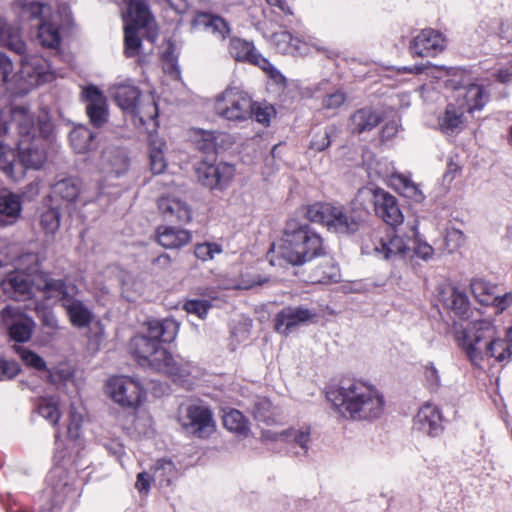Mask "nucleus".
Returning a JSON list of instances; mask_svg holds the SVG:
<instances>
[{
  "mask_svg": "<svg viewBox=\"0 0 512 512\" xmlns=\"http://www.w3.org/2000/svg\"><path fill=\"white\" fill-rule=\"evenodd\" d=\"M178 331L179 324L172 318L150 320L147 322V334L131 339L130 351L140 366L168 375L174 381L181 380L191 373V363L172 355L161 345V342L174 341Z\"/></svg>",
  "mask_w": 512,
  "mask_h": 512,
  "instance_id": "f257e3e1",
  "label": "nucleus"
},
{
  "mask_svg": "<svg viewBox=\"0 0 512 512\" xmlns=\"http://www.w3.org/2000/svg\"><path fill=\"white\" fill-rule=\"evenodd\" d=\"M326 396L334 410L346 419L373 420L384 412V395L374 385L359 379L342 380Z\"/></svg>",
  "mask_w": 512,
  "mask_h": 512,
  "instance_id": "f03ea898",
  "label": "nucleus"
},
{
  "mask_svg": "<svg viewBox=\"0 0 512 512\" xmlns=\"http://www.w3.org/2000/svg\"><path fill=\"white\" fill-rule=\"evenodd\" d=\"M11 122L19 135L18 156L25 168L40 169L46 161L42 138L52 132V122L47 112L37 116L25 106H15L10 111Z\"/></svg>",
  "mask_w": 512,
  "mask_h": 512,
  "instance_id": "7ed1b4c3",
  "label": "nucleus"
},
{
  "mask_svg": "<svg viewBox=\"0 0 512 512\" xmlns=\"http://www.w3.org/2000/svg\"><path fill=\"white\" fill-rule=\"evenodd\" d=\"M455 335L459 346L475 366H480L484 355L493 357L498 362L511 359L509 344L498 338L497 328L489 320L469 323L467 327L456 330Z\"/></svg>",
  "mask_w": 512,
  "mask_h": 512,
  "instance_id": "20e7f679",
  "label": "nucleus"
},
{
  "mask_svg": "<svg viewBox=\"0 0 512 512\" xmlns=\"http://www.w3.org/2000/svg\"><path fill=\"white\" fill-rule=\"evenodd\" d=\"M283 236L279 254L292 265H303L325 254L322 237L307 224L290 220Z\"/></svg>",
  "mask_w": 512,
  "mask_h": 512,
  "instance_id": "39448f33",
  "label": "nucleus"
},
{
  "mask_svg": "<svg viewBox=\"0 0 512 512\" xmlns=\"http://www.w3.org/2000/svg\"><path fill=\"white\" fill-rule=\"evenodd\" d=\"M306 217L309 221L321 224L338 234L355 233L360 226V222L348 215L343 207L330 203L318 202L308 206Z\"/></svg>",
  "mask_w": 512,
  "mask_h": 512,
  "instance_id": "423d86ee",
  "label": "nucleus"
},
{
  "mask_svg": "<svg viewBox=\"0 0 512 512\" xmlns=\"http://www.w3.org/2000/svg\"><path fill=\"white\" fill-rule=\"evenodd\" d=\"M306 217L309 221L321 224L338 234L355 233L360 226V222L348 215L343 207L330 203L318 202L308 206Z\"/></svg>",
  "mask_w": 512,
  "mask_h": 512,
  "instance_id": "0eeeda50",
  "label": "nucleus"
},
{
  "mask_svg": "<svg viewBox=\"0 0 512 512\" xmlns=\"http://www.w3.org/2000/svg\"><path fill=\"white\" fill-rule=\"evenodd\" d=\"M306 217L309 221L321 224L338 234L355 233L360 226V222L348 215L343 207L330 203L318 202L308 206Z\"/></svg>",
  "mask_w": 512,
  "mask_h": 512,
  "instance_id": "6e6552de",
  "label": "nucleus"
},
{
  "mask_svg": "<svg viewBox=\"0 0 512 512\" xmlns=\"http://www.w3.org/2000/svg\"><path fill=\"white\" fill-rule=\"evenodd\" d=\"M215 110L223 119L241 123L253 118V100L247 92L228 87L217 97Z\"/></svg>",
  "mask_w": 512,
  "mask_h": 512,
  "instance_id": "1a4fd4ad",
  "label": "nucleus"
},
{
  "mask_svg": "<svg viewBox=\"0 0 512 512\" xmlns=\"http://www.w3.org/2000/svg\"><path fill=\"white\" fill-rule=\"evenodd\" d=\"M15 4L21 8L23 16L32 19H41L42 23L38 27V40L43 47L57 48L61 37L58 26L48 21L50 7L36 0H15Z\"/></svg>",
  "mask_w": 512,
  "mask_h": 512,
  "instance_id": "9d476101",
  "label": "nucleus"
},
{
  "mask_svg": "<svg viewBox=\"0 0 512 512\" xmlns=\"http://www.w3.org/2000/svg\"><path fill=\"white\" fill-rule=\"evenodd\" d=\"M358 197L372 201L376 216L390 226L402 224L404 216L395 196L378 187H365L358 191Z\"/></svg>",
  "mask_w": 512,
  "mask_h": 512,
  "instance_id": "9b49d317",
  "label": "nucleus"
},
{
  "mask_svg": "<svg viewBox=\"0 0 512 512\" xmlns=\"http://www.w3.org/2000/svg\"><path fill=\"white\" fill-rule=\"evenodd\" d=\"M112 95L121 109L138 116L143 124H146L148 120H155L158 117V107L155 102L147 106V111L138 110L137 102L141 92L131 83L125 82L115 85L112 88Z\"/></svg>",
  "mask_w": 512,
  "mask_h": 512,
  "instance_id": "f8f14e48",
  "label": "nucleus"
},
{
  "mask_svg": "<svg viewBox=\"0 0 512 512\" xmlns=\"http://www.w3.org/2000/svg\"><path fill=\"white\" fill-rule=\"evenodd\" d=\"M110 398L123 407L135 408L140 405L144 390L140 383L128 376L111 377L106 385Z\"/></svg>",
  "mask_w": 512,
  "mask_h": 512,
  "instance_id": "ddd939ff",
  "label": "nucleus"
},
{
  "mask_svg": "<svg viewBox=\"0 0 512 512\" xmlns=\"http://www.w3.org/2000/svg\"><path fill=\"white\" fill-rule=\"evenodd\" d=\"M183 428L198 438H206L215 430L213 414L207 405L192 403L181 418Z\"/></svg>",
  "mask_w": 512,
  "mask_h": 512,
  "instance_id": "4468645a",
  "label": "nucleus"
},
{
  "mask_svg": "<svg viewBox=\"0 0 512 512\" xmlns=\"http://www.w3.org/2000/svg\"><path fill=\"white\" fill-rule=\"evenodd\" d=\"M198 181L210 190H224L232 182L235 167L226 162L211 164L200 162L196 167Z\"/></svg>",
  "mask_w": 512,
  "mask_h": 512,
  "instance_id": "2eb2a0df",
  "label": "nucleus"
},
{
  "mask_svg": "<svg viewBox=\"0 0 512 512\" xmlns=\"http://www.w3.org/2000/svg\"><path fill=\"white\" fill-rule=\"evenodd\" d=\"M0 318L8 330L11 340L18 343L28 342L35 328L34 320L20 311V309L6 306L0 312Z\"/></svg>",
  "mask_w": 512,
  "mask_h": 512,
  "instance_id": "dca6fc26",
  "label": "nucleus"
},
{
  "mask_svg": "<svg viewBox=\"0 0 512 512\" xmlns=\"http://www.w3.org/2000/svg\"><path fill=\"white\" fill-rule=\"evenodd\" d=\"M36 274H27L21 270H14L5 275L0 282L3 293L15 301L30 299L35 289Z\"/></svg>",
  "mask_w": 512,
  "mask_h": 512,
  "instance_id": "f3484780",
  "label": "nucleus"
},
{
  "mask_svg": "<svg viewBox=\"0 0 512 512\" xmlns=\"http://www.w3.org/2000/svg\"><path fill=\"white\" fill-rule=\"evenodd\" d=\"M446 46L445 37L437 30H421L410 42L409 52L413 57H434Z\"/></svg>",
  "mask_w": 512,
  "mask_h": 512,
  "instance_id": "a211bd4d",
  "label": "nucleus"
},
{
  "mask_svg": "<svg viewBox=\"0 0 512 512\" xmlns=\"http://www.w3.org/2000/svg\"><path fill=\"white\" fill-rule=\"evenodd\" d=\"M35 289L42 292L46 299L58 298L61 305L72 294H78L79 292L75 284L68 283L64 279H54L47 272L36 274Z\"/></svg>",
  "mask_w": 512,
  "mask_h": 512,
  "instance_id": "6ab92c4d",
  "label": "nucleus"
},
{
  "mask_svg": "<svg viewBox=\"0 0 512 512\" xmlns=\"http://www.w3.org/2000/svg\"><path fill=\"white\" fill-rule=\"evenodd\" d=\"M21 74L31 86L54 79L50 63L39 55H28L21 59Z\"/></svg>",
  "mask_w": 512,
  "mask_h": 512,
  "instance_id": "aec40b11",
  "label": "nucleus"
},
{
  "mask_svg": "<svg viewBox=\"0 0 512 512\" xmlns=\"http://www.w3.org/2000/svg\"><path fill=\"white\" fill-rule=\"evenodd\" d=\"M412 238L397 233L386 234L375 246V251L384 259L395 260L411 257Z\"/></svg>",
  "mask_w": 512,
  "mask_h": 512,
  "instance_id": "412c9836",
  "label": "nucleus"
},
{
  "mask_svg": "<svg viewBox=\"0 0 512 512\" xmlns=\"http://www.w3.org/2000/svg\"><path fill=\"white\" fill-rule=\"evenodd\" d=\"M315 316L312 310L302 306L285 307L275 317V330L278 333L288 335L300 325L312 320Z\"/></svg>",
  "mask_w": 512,
  "mask_h": 512,
  "instance_id": "4be33fe9",
  "label": "nucleus"
},
{
  "mask_svg": "<svg viewBox=\"0 0 512 512\" xmlns=\"http://www.w3.org/2000/svg\"><path fill=\"white\" fill-rule=\"evenodd\" d=\"M229 53L237 61H249L259 66L262 70L269 72L272 77H275L274 73L278 74V71H276L272 64L256 52L251 42L234 37L230 40Z\"/></svg>",
  "mask_w": 512,
  "mask_h": 512,
  "instance_id": "5701e85b",
  "label": "nucleus"
},
{
  "mask_svg": "<svg viewBox=\"0 0 512 512\" xmlns=\"http://www.w3.org/2000/svg\"><path fill=\"white\" fill-rule=\"evenodd\" d=\"M263 437L268 440L287 443L292 448H299L300 450L294 452L296 455H306L309 450L311 429L309 426H303L290 428L280 433L267 431L263 433Z\"/></svg>",
  "mask_w": 512,
  "mask_h": 512,
  "instance_id": "b1692460",
  "label": "nucleus"
},
{
  "mask_svg": "<svg viewBox=\"0 0 512 512\" xmlns=\"http://www.w3.org/2000/svg\"><path fill=\"white\" fill-rule=\"evenodd\" d=\"M414 430L435 437L442 433V417L437 406L430 403L423 405L413 419Z\"/></svg>",
  "mask_w": 512,
  "mask_h": 512,
  "instance_id": "393cba45",
  "label": "nucleus"
},
{
  "mask_svg": "<svg viewBox=\"0 0 512 512\" xmlns=\"http://www.w3.org/2000/svg\"><path fill=\"white\" fill-rule=\"evenodd\" d=\"M127 6L126 20L147 29L148 37L153 40L158 35L155 20L145 0H123Z\"/></svg>",
  "mask_w": 512,
  "mask_h": 512,
  "instance_id": "a878e982",
  "label": "nucleus"
},
{
  "mask_svg": "<svg viewBox=\"0 0 512 512\" xmlns=\"http://www.w3.org/2000/svg\"><path fill=\"white\" fill-rule=\"evenodd\" d=\"M440 301L460 319H468L472 312L467 295L453 285H445L439 292Z\"/></svg>",
  "mask_w": 512,
  "mask_h": 512,
  "instance_id": "bb28decb",
  "label": "nucleus"
},
{
  "mask_svg": "<svg viewBox=\"0 0 512 512\" xmlns=\"http://www.w3.org/2000/svg\"><path fill=\"white\" fill-rule=\"evenodd\" d=\"M83 95L87 101L86 112L91 124L94 127H101L108 118L105 96L95 86L85 88Z\"/></svg>",
  "mask_w": 512,
  "mask_h": 512,
  "instance_id": "cd10ccee",
  "label": "nucleus"
},
{
  "mask_svg": "<svg viewBox=\"0 0 512 512\" xmlns=\"http://www.w3.org/2000/svg\"><path fill=\"white\" fill-rule=\"evenodd\" d=\"M158 209L163 217L171 222L188 223L192 219V210L189 204L177 197H161L158 200Z\"/></svg>",
  "mask_w": 512,
  "mask_h": 512,
  "instance_id": "c85d7f7f",
  "label": "nucleus"
},
{
  "mask_svg": "<svg viewBox=\"0 0 512 512\" xmlns=\"http://www.w3.org/2000/svg\"><path fill=\"white\" fill-rule=\"evenodd\" d=\"M77 294H72L61 305L71 322L76 328H85L90 325L93 320V313L91 309L80 299Z\"/></svg>",
  "mask_w": 512,
  "mask_h": 512,
  "instance_id": "c756f323",
  "label": "nucleus"
},
{
  "mask_svg": "<svg viewBox=\"0 0 512 512\" xmlns=\"http://www.w3.org/2000/svg\"><path fill=\"white\" fill-rule=\"evenodd\" d=\"M128 166L129 159L123 150L108 148L102 152L100 162L102 173L119 177L127 172Z\"/></svg>",
  "mask_w": 512,
  "mask_h": 512,
  "instance_id": "7c9ffc66",
  "label": "nucleus"
},
{
  "mask_svg": "<svg viewBox=\"0 0 512 512\" xmlns=\"http://www.w3.org/2000/svg\"><path fill=\"white\" fill-rule=\"evenodd\" d=\"M382 121L380 112L372 107L356 110L349 118V128L352 133L361 134L373 130Z\"/></svg>",
  "mask_w": 512,
  "mask_h": 512,
  "instance_id": "2f4dec72",
  "label": "nucleus"
},
{
  "mask_svg": "<svg viewBox=\"0 0 512 512\" xmlns=\"http://www.w3.org/2000/svg\"><path fill=\"white\" fill-rule=\"evenodd\" d=\"M22 202L19 195L14 193L0 194V227L15 224L20 218Z\"/></svg>",
  "mask_w": 512,
  "mask_h": 512,
  "instance_id": "473e14b6",
  "label": "nucleus"
},
{
  "mask_svg": "<svg viewBox=\"0 0 512 512\" xmlns=\"http://www.w3.org/2000/svg\"><path fill=\"white\" fill-rule=\"evenodd\" d=\"M192 26L197 30L209 32L220 39H225L230 32V28L223 18L205 12L198 13L195 16Z\"/></svg>",
  "mask_w": 512,
  "mask_h": 512,
  "instance_id": "72a5a7b5",
  "label": "nucleus"
},
{
  "mask_svg": "<svg viewBox=\"0 0 512 512\" xmlns=\"http://www.w3.org/2000/svg\"><path fill=\"white\" fill-rule=\"evenodd\" d=\"M191 239V233L186 229L172 226H161L157 229V241L166 249L181 248L187 245Z\"/></svg>",
  "mask_w": 512,
  "mask_h": 512,
  "instance_id": "f704fd0d",
  "label": "nucleus"
},
{
  "mask_svg": "<svg viewBox=\"0 0 512 512\" xmlns=\"http://www.w3.org/2000/svg\"><path fill=\"white\" fill-rule=\"evenodd\" d=\"M53 194L63 201L75 202L82 192V183L74 177H67L57 181L53 187Z\"/></svg>",
  "mask_w": 512,
  "mask_h": 512,
  "instance_id": "c9c22d12",
  "label": "nucleus"
},
{
  "mask_svg": "<svg viewBox=\"0 0 512 512\" xmlns=\"http://www.w3.org/2000/svg\"><path fill=\"white\" fill-rule=\"evenodd\" d=\"M138 29H144L146 31V37L151 42L155 41L157 36L151 40L148 37L147 29L144 27H141L134 22H131V24H126L124 28V54L128 58H133L139 55L142 41L138 35Z\"/></svg>",
  "mask_w": 512,
  "mask_h": 512,
  "instance_id": "e433bc0d",
  "label": "nucleus"
},
{
  "mask_svg": "<svg viewBox=\"0 0 512 512\" xmlns=\"http://www.w3.org/2000/svg\"><path fill=\"white\" fill-rule=\"evenodd\" d=\"M69 139L76 153H86L96 147L95 135L84 126L74 128L70 132Z\"/></svg>",
  "mask_w": 512,
  "mask_h": 512,
  "instance_id": "4c0bfd02",
  "label": "nucleus"
},
{
  "mask_svg": "<svg viewBox=\"0 0 512 512\" xmlns=\"http://www.w3.org/2000/svg\"><path fill=\"white\" fill-rule=\"evenodd\" d=\"M61 221V213L59 208L49 204H44L39 210V225L46 235H54Z\"/></svg>",
  "mask_w": 512,
  "mask_h": 512,
  "instance_id": "58836bf2",
  "label": "nucleus"
},
{
  "mask_svg": "<svg viewBox=\"0 0 512 512\" xmlns=\"http://www.w3.org/2000/svg\"><path fill=\"white\" fill-rule=\"evenodd\" d=\"M223 425L231 432L246 437L250 431L246 417L236 409L223 410Z\"/></svg>",
  "mask_w": 512,
  "mask_h": 512,
  "instance_id": "ea45409f",
  "label": "nucleus"
},
{
  "mask_svg": "<svg viewBox=\"0 0 512 512\" xmlns=\"http://www.w3.org/2000/svg\"><path fill=\"white\" fill-rule=\"evenodd\" d=\"M463 124V109L452 104L446 107L444 115L439 120L441 130L446 134L457 133Z\"/></svg>",
  "mask_w": 512,
  "mask_h": 512,
  "instance_id": "a19ab883",
  "label": "nucleus"
},
{
  "mask_svg": "<svg viewBox=\"0 0 512 512\" xmlns=\"http://www.w3.org/2000/svg\"><path fill=\"white\" fill-rule=\"evenodd\" d=\"M272 43L282 54L306 55L309 51H298L300 40L293 37L288 31H281L272 35Z\"/></svg>",
  "mask_w": 512,
  "mask_h": 512,
  "instance_id": "79ce46f5",
  "label": "nucleus"
},
{
  "mask_svg": "<svg viewBox=\"0 0 512 512\" xmlns=\"http://www.w3.org/2000/svg\"><path fill=\"white\" fill-rule=\"evenodd\" d=\"M463 98L467 111L473 112L481 110L485 106L488 101V94L481 85L471 84L466 88Z\"/></svg>",
  "mask_w": 512,
  "mask_h": 512,
  "instance_id": "37998d69",
  "label": "nucleus"
},
{
  "mask_svg": "<svg viewBox=\"0 0 512 512\" xmlns=\"http://www.w3.org/2000/svg\"><path fill=\"white\" fill-rule=\"evenodd\" d=\"M0 41L4 46L19 55L25 52V43L21 39L18 29L10 25L0 24Z\"/></svg>",
  "mask_w": 512,
  "mask_h": 512,
  "instance_id": "c03bdc74",
  "label": "nucleus"
},
{
  "mask_svg": "<svg viewBox=\"0 0 512 512\" xmlns=\"http://www.w3.org/2000/svg\"><path fill=\"white\" fill-rule=\"evenodd\" d=\"M251 412L255 420L259 422L267 424L274 422L275 409L266 397H256L252 402Z\"/></svg>",
  "mask_w": 512,
  "mask_h": 512,
  "instance_id": "a18cd8bd",
  "label": "nucleus"
},
{
  "mask_svg": "<svg viewBox=\"0 0 512 512\" xmlns=\"http://www.w3.org/2000/svg\"><path fill=\"white\" fill-rule=\"evenodd\" d=\"M16 153L14 150L0 141V170L13 179L19 178V172L16 171Z\"/></svg>",
  "mask_w": 512,
  "mask_h": 512,
  "instance_id": "49530a36",
  "label": "nucleus"
},
{
  "mask_svg": "<svg viewBox=\"0 0 512 512\" xmlns=\"http://www.w3.org/2000/svg\"><path fill=\"white\" fill-rule=\"evenodd\" d=\"M471 292L475 299L483 304L490 305L495 294L496 287L481 278H475L470 283Z\"/></svg>",
  "mask_w": 512,
  "mask_h": 512,
  "instance_id": "de8ad7c7",
  "label": "nucleus"
},
{
  "mask_svg": "<svg viewBox=\"0 0 512 512\" xmlns=\"http://www.w3.org/2000/svg\"><path fill=\"white\" fill-rule=\"evenodd\" d=\"M338 128L335 125L325 127L323 130L313 134L309 148L315 152H321L327 149L331 144V138L337 136Z\"/></svg>",
  "mask_w": 512,
  "mask_h": 512,
  "instance_id": "09e8293b",
  "label": "nucleus"
},
{
  "mask_svg": "<svg viewBox=\"0 0 512 512\" xmlns=\"http://www.w3.org/2000/svg\"><path fill=\"white\" fill-rule=\"evenodd\" d=\"M164 143L161 141L152 140L150 142L149 160L150 169L153 174H161L166 166V160L163 153Z\"/></svg>",
  "mask_w": 512,
  "mask_h": 512,
  "instance_id": "8fccbe9b",
  "label": "nucleus"
},
{
  "mask_svg": "<svg viewBox=\"0 0 512 512\" xmlns=\"http://www.w3.org/2000/svg\"><path fill=\"white\" fill-rule=\"evenodd\" d=\"M175 474V466L172 461L161 459L158 460L154 467L153 480L159 481L161 485L164 483L169 485Z\"/></svg>",
  "mask_w": 512,
  "mask_h": 512,
  "instance_id": "3c124183",
  "label": "nucleus"
},
{
  "mask_svg": "<svg viewBox=\"0 0 512 512\" xmlns=\"http://www.w3.org/2000/svg\"><path fill=\"white\" fill-rule=\"evenodd\" d=\"M15 270L29 274H38L43 271L39 270V257L36 253H25L20 255L15 262Z\"/></svg>",
  "mask_w": 512,
  "mask_h": 512,
  "instance_id": "603ef678",
  "label": "nucleus"
},
{
  "mask_svg": "<svg viewBox=\"0 0 512 512\" xmlns=\"http://www.w3.org/2000/svg\"><path fill=\"white\" fill-rule=\"evenodd\" d=\"M38 412L53 426L57 425L60 419V411L57 402L53 398L42 399L38 404Z\"/></svg>",
  "mask_w": 512,
  "mask_h": 512,
  "instance_id": "864d4df0",
  "label": "nucleus"
},
{
  "mask_svg": "<svg viewBox=\"0 0 512 512\" xmlns=\"http://www.w3.org/2000/svg\"><path fill=\"white\" fill-rule=\"evenodd\" d=\"M15 352L20 356L21 360L29 367H32L36 370H45L46 363L42 357H40L35 352L24 348L19 345H14Z\"/></svg>",
  "mask_w": 512,
  "mask_h": 512,
  "instance_id": "5fc2aeb1",
  "label": "nucleus"
},
{
  "mask_svg": "<svg viewBox=\"0 0 512 512\" xmlns=\"http://www.w3.org/2000/svg\"><path fill=\"white\" fill-rule=\"evenodd\" d=\"M423 381L424 386L431 392H435L440 388V373L433 362H428L423 366Z\"/></svg>",
  "mask_w": 512,
  "mask_h": 512,
  "instance_id": "6e6d98bb",
  "label": "nucleus"
},
{
  "mask_svg": "<svg viewBox=\"0 0 512 512\" xmlns=\"http://www.w3.org/2000/svg\"><path fill=\"white\" fill-rule=\"evenodd\" d=\"M339 278V270L331 258L325 260V264L317 269L313 276V280L319 283L328 281H337Z\"/></svg>",
  "mask_w": 512,
  "mask_h": 512,
  "instance_id": "4d7b16f0",
  "label": "nucleus"
},
{
  "mask_svg": "<svg viewBox=\"0 0 512 512\" xmlns=\"http://www.w3.org/2000/svg\"><path fill=\"white\" fill-rule=\"evenodd\" d=\"M221 252L222 248L219 244L210 242L197 244L194 249L195 256L201 261L212 260L215 255Z\"/></svg>",
  "mask_w": 512,
  "mask_h": 512,
  "instance_id": "13d9d810",
  "label": "nucleus"
},
{
  "mask_svg": "<svg viewBox=\"0 0 512 512\" xmlns=\"http://www.w3.org/2000/svg\"><path fill=\"white\" fill-rule=\"evenodd\" d=\"M275 114V109L271 105L255 103L253 101V117L254 119L264 125L270 124L271 117Z\"/></svg>",
  "mask_w": 512,
  "mask_h": 512,
  "instance_id": "bf43d9fd",
  "label": "nucleus"
},
{
  "mask_svg": "<svg viewBox=\"0 0 512 512\" xmlns=\"http://www.w3.org/2000/svg\"><path fill=\"white\" fill-rule=\"evenodd\" d=\"M210 307H211V304L208 301L200 300V299L188 300L184 304V309L189 314H195L201 319L206 317Z\"/></svg>",
  "mask_w": 512,
  "mask_h": 512,
  "instance_id": "052dcab7",
  "label": "nucleus"
},
{
  "mask_svg": "<svg viewBox=\"0 0 512 512\" xmlns=\"http://www.w3.org/2000/svg\"><path fill=\"white\" fill-rule=\"evenodd\" d=\"M199 136V148L205 152H210L216 149L217 139L221 136V134L215 131L201 130L199 132Z\"/></svg>",
  "mask_w": 512,
  "mask_h": 512,
  "instance_id": "680f3d73",
  "label": "nucleus"
},
{
  "mask_svg": "<svg viewBox=\"0 0 512 512\" xmlns=\"http://www.w3.org/2000/svg\"><path fill=\"white\" fill-rule=\"evenodd\" d=\"M70 423L68 425V435L71 439L76 440L80 436V429L83 422V416L72 406L69 413Z\"/></svg>",
  "mask_w": 512,
  "mask_h": 512,
  "instance_id": "e2e57ef3",
  "label": "nucleus"
},
{
  "mask_svg": "<svg viewBox=\"0 0 512 512\" xmlns=\"http://www.w3.org/2000/svg\"><path fill=\"white\" fill-rule=\"evenodd\" d=\"M346 101V94L343 91H335L327 94L322 99V106L327 110H334L341 107Z\"/></svg>",
  "mask_w": 512,
  "mask_h": 512,
  "instance_id": "0e129e2a",
  "label": "nucleus"
},
{
  "mask_svg": "<svg viewBox=\"0 0 512 512\" xmlns=\"http://www.w3.org/2000/svg\"><path fill=\"white\" fill-rule=\"evenodd\" d=\"M433 248L424 242L417 241L412 239L411 243V254L415 255L420 259L429 260L433 255Z\"/></svg>",
  "mask_w": 512,
  "mask_h": 512,
  "instance_id": "69168bd1",
  "label": "nucleus"
},
{
  "mask_svg": "<svg viewBox=\"0 0 512 512\" xmlns=\"http://www.w3.org/2000/svg\"><path fill=\"white\" fill-rule=\"evenodd\" d=\"M14 70L11 59L0 53V86L8 82Z\"/></svg>",
  "mask_w": 512,
  "mask_h": 512,
  "instance_id": "338daca9",
  "label": "nucleus"
},
{
  "mask_svg": "<svg viewBox=\"0 0 512 512\" xmlns=\"http://www.w3.org/2000/svg\"><path fill=\"white\" fill-rule=\"evenodd\" d=\"M390 181L391 185L401 194H403L405 188H408L411 184H413V181L410 177L398 172L391 173Z\"/></svg>",
  "mask_w": 512,
  "mask_h": 512,
  "instance_id": "774afa93",
  "label": "nucleus"
}]
</instances>
